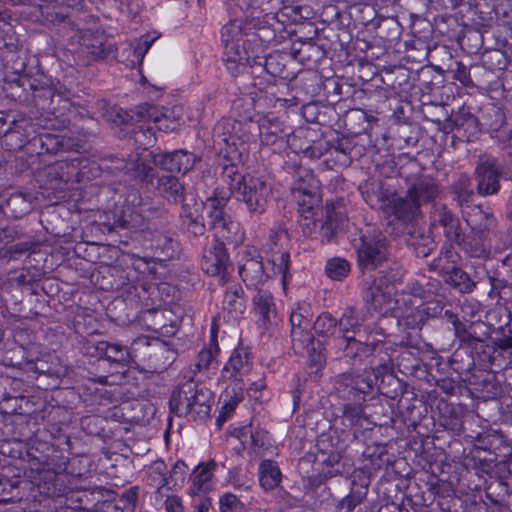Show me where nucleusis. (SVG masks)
Instances as JSON below:
<instances>
[{
    "instance_id": "1",
    "label": "nucleus",
    "mask_w": 512,
    "mask_h": 512,
    "mask_svg": "<svg viewBox=\"0 0 512 512\" xmlns=\"http://www.w3.org/2000/svg\"><path fill=\"white\" fill-rule=\"evenodd\" d=\"M16 102L55 117H63L75 105L72 93L44 74L21 75L11 87Z\"/></svg>"
},
{
    "instance_id": "2",
    "label": "nucleus",
    "mask_w": 512,
    "mask_h": 512,
    "mask_svg": "<svg viewBox=\"0 0 512 512\" xmlns=\"http://www.w3.org/2000/svg\"><path fill=\"white\" fill-rule=\"evenodd\" d=\"M20 458L27 462L24 476L37 486L40 494L56 497L64 492L65 479L73 472L69 470V458L61 451L53 449L49 454L36 455V451L28 449Z\"/></svg>"
},
{
    "instance_id": "3",
    "label": "nucleus",
    "mask_w": 512,
    "mask_h": 512,
    "mask_svg": "<svg viewBox=\"0 0 512 512\" xmlns=\"http://www.w3.org/2000/svg\"><path fill=\"white\" fill-rule=\"evenodd\" d=\"M213 392L193 380L179 384L169 399L170 412L179 417H190L193 421L210 416Z\"/></svg>"
},
{
    "instance_id": "4",
    "label": "nucleus",
    "mask_w": 512,
    "mask_h": 512,
    "mask_svg": "<svg viewBox=\"0 0 512 512\" xmlns=\"http://www.w3.org/2000/svg\"><path fill=\"white\" fill-rule=\"evenodd\" d=\"M464 219L470 231L467 234L461 233L456 246L469 257L488 258L491 252L488 238L495 224L494 216L481 206H473L464 212Z\"/></svg>"
},
{
    "instance_id": "5",
    "label": "nucleus",
    "mask_w": 512,
    "mask_h": 512,
    "mask_svg": "<svg viewBox=\"0 0 512 512\" xmlns=\"http://www.w3.org/2000/svg\"><path fill=\"white\" fill-rule=\"evenodd\" d=\"M181 107L174 106L171 109H159L157 106L149 103L138 105L135 110H132L131 119L137 122L143 121L144 124L138 125L133 129L134 138L137 142H143V145H153L156 141L154 137L153 127L146 125L147 122L152 121L156 128L164 132H173L180 125L181 120Z\"/></svg>"
},
{
    "instance_id": "6",
    "label": "nucleus",
    "mask_w": 512,
    "mask_h": 512,
    "mask_svg": "<svg viewBox=\"0 0 512 512\" xmlns=\"http://www.w3.org/2000/svg\"><path fill=\"white\" fill-rule=\"evenodd\" d=\"M353 247L357 254V266L363 275L383 268L389 263L390 240L380 230L361 231L359 238L353 240Z\"/></svg>"
},
{
    "instance_id": "7",
    "label": "nucleus",
    "mask_w": 512,
    "mask_h": 512,
    "mask_svg": "<svg viewBox=\"0 0 512 512\" xmlns=\"http://www.w3.org/2000/svg\"><path fill=\"white\" fill-rule=\"evenodd\" d=\"M131 353L133 364L151 373L163 372L176 359V351L167 341L146 336L138 337L132 342Z\"/></svg>"
},
{
    "instance_id": "8",
    "label": "nucleus",
    "mask_w": 512,
    "mask_h": 512,
    "mask_svg": "<svg viewBox=\"0 0 512 512\" xmlns=\"http://www.w3.org/2000/svg\"><path fill=\"white\" fill-rule=\"evenodd\" d=\"M271 194L272 186L265 176H251L237 187L236 201L245 206L251 219H259L267 210Z\"/></svg>"
},
{
    "instance_id": "9",
    "label": "nucleus",
    "mask_w": 512,
    "mask_h": 512,
    "mask_svg": "<svg viewBox=\"0 0 512 512\" xmlns=\"http://www.w3.org/2000/svg\"><path fill=\"white\" fill-rule=\"evenodd\" d=\"M334 391L342 401H367L375 387L371 367L362 372L350 370L337 375L334 379Z\"/></svg>"
},
{
    "instance_id": "10",
    "label": "nucleus",
    "mask_w": 512,
    "mask_h": 512,
    "mask_svg": "<svg viewBox=\"0 0 512 512\" xmlns=\"http://www.w3.org/2000/svg\"><path fill=\"white\" fill-rule=\"evenodd\" d=\"M473 175L478 195H497L501 190L500 179L512 180V162L510 165H501L496 158L481 157Z\"/></svg>"
},
{
    "instance_id": "11",
    "label": "nucleus",
    "mask_w": 512,
    "mask_h": 512,
    "mask_svg": "<svg viewBox=\"0 0 512 512\" xmlns=\"http://www.w3.org/2000/svg\"><path fill=\"white\" fill-rule=\"evenodd\" d=\"M298 213V224L304 236L320 240L322 243L333 239L338 228L337 216L333 208H327L325 219L320 205L317 209L298 211Z\"/></svg>"
},
{
    "instance_id": "12",
    "label": "nucleus",
    "mask_w": 512,
    "mask_h": 512,
    "mask_svg": "<svg viewBox=\"0 0 512 512\" xmlns=\"http://www.w3.org/2000/svg\"><path fill=\"white\" fill-rule=\"evenodd\" d=\"M317 447L323 454H327V457L322 461L324 478L349 473L351 465L342 454L344 445L340 443L337 432L322 434L318 438Z\"/></svg>"
},
{
    "instance_id": "13",
    "label": "nucleus",
    "mask_w": 512,
    "mask_h": 512,
    "mask_svg": "<svg viewBox=\"0 0 512 512\" xmlns=\"http://www.w3.org/2000/svg\"><path fill=\"white\" fill-rule=\"evenodd\" d=\"M291 192L298 211L317 209L321 203L320 182L309 169L299 168L296 171Z\"/></svg>"
},
{
    "instance_id": "14",
    "label": "nucleus",
    "mask_w": 512,
    "mask_h": 512,
    "mask_svg": "<svg viewBox=\"0 0 512 512\" xmlns=\"http://www.w3.org/2000/svg\"><path fill=\"white\" fill-rule=\"evenodd\" d=\"M148 157L155 167L172 175H186L201 160L200 156L186 149H176L173 151L156 149L151 151Z\"/></svg>"
},
{
    "instance_id": "15",
    "label": "nucleus",
    "mask_w": 512,
    "mask_h": 512,
    "mask_svg": "<svg viewBox=\"0 0 512 512\" xmlns=\"http://www.w3.org/2000/svg\"><path fill=\"white\" fill-rule=\"evenodd\" d=\"M238 273L248 289L257 292L269 279L268 267L263 263V257L255 248L243 251L238 267Z\"/></svg>"
},
{
    "instance_id": "16",
    "label": "nucleus",
    "mask_w": 512,
    "mask_h": 512,
    "mask_svg": "<svg viewBox=\"0 0 512 512\" xmlns=\"http://www.w3.org/2000/svg\"><path fill=\"white\" fill-rule=\"evenodd\" d=\"M32 136L27 146L29 156L56 155L67 152L73 147L70 137L46 132L39 124H36L35 133Z\"/></svg>"
},
{
    "instance_id": "17",
    "label": "nucleus",
    "mask_w": 512,
    "mask_h": 512,
    "mask_svg": "<svg viewBox=\"0 0 512 512\" xmlns=\"http://www.w3.org/2000/svg\"><path fill=\"white\" fill-rule=\"evenodd\" d=\"M36 124L30 117L15 115L11 120V129L1 141L2 147L7 151L23 150L27 154V146L33 138Z\"/></svg>"
},
{
    "instance_id": "18",
    "label": "nucleus",
    "mask_w": 512,
    "mask_h": 512,
    "mask_svg": "<svg viewBox=\"0 0 512 512\" xmlns=\"http://www.w3.org/2000/svg\"><path fill=\"white\" fill-rule=\"evenodd\" d=\"M230 266V257L225 244L218 239H214L211 245L204 249L201 259L202 270L210 276H219L220 281L225 283Z\"/></svg>"
},
{
    "instance_id": "19",
    "label": "nucleus",
    "mask_w": 512,
    "mask_h": 512,
    "mask_svg": "<svg viewBox=\"0 0 512 512\" xmlns=\"http://www.w3.org/2000/svg\"><path fill=\"white\" fill-rule=\"evenodd\" d=\"M361 295L364 302L378 313L389 309L392 301V291L381 278L373 274L365 276L361 282Z\"/></svg>"
},
{
    "instance_id": "20",
    "label": "nucleus",
    "mask_w": 512,
    "mask_h": 512,
    "mask_svg": "<svg viewBox=\"0 0 512 512\" xmlns=\"http://www.w3.org/2000/svg\"><path fill=\"white\" fill-rule=\"evenodd\" d=\"M441 228L444 243L455 244L459 241L462 230L460 219L445 204L434 203L430 212V229Z\"/></svg>"
},
{
    "instance_id": "21",
    "label": "nucleus",
    "mask_w": 512,
    "mask_h": 512,
    "mask_svg": "<svg viewBox=\"0 0 512 512\" xmlns=\"http://www.w3.org/2000/svg\"><path fill=\"white\" fill-rule=\"evenodd\" d=\"M371 364L372 378H375V386L379 392L392 400L400 398L405 392V387L393 374V362L388 359L375 365Z\"/></svg>"
},
{
    "instance_id": "22",
    "label": "nucleus",
    "mask_w": 512,
    "mask_h": 512,
    "mask_svg": "<svg viewBox=\"0 0 512 512\" xmlns=\"http://www.w3.org/2000/svg\"><path fill=\"white\" fill-rule=\"evenodd\" d=\"M308 339L304 341L303 347L292 345L295 353H307L306 374L310 380L317 381L322 376V370L326 364V354L324 342L316 338L314 334H309Z\"/></svg>"
},
{
    "instance_id": "23",
    "label": "nucleus",
    "mask_w": 512,
    "mask_h": 512,
    "mask_svg": "<svg viewBox=\"0 0 512 512\" xmlns=\"http://www.w3.org/2000/svg\"><path fill=\"white\" fill-rule=\"evenodd\" d=\"M312 316L311 307L306 302L297 303L292 308L289 318L292 345L303 347L304 341L312 333Z\"/></svg>"
},
{
    "instance_id": "24",
    "label": "nucleus",
    "mask_w": 512,
    "mask_h": 512,
    "mask_svg": "<svg viewBox=\"0 0 512 512\" xmlns=\"http://www.w3.org/2000/svg\"><path fill=\"white\" fill-rule=\"evenodd\" d=\"M337 359H345L349 365L362 362L371 356L376 349L375 344L365 343L354 336L343 335L337 339Z\"/></svg>"
},
{
    "instance_id": "25",
    "label": "nucleus",
    "mask_w": 512,
    "mask_h": 512,
    "mask_svg": "<svg viewBox=\"0 0 512 512\" xmlns=\"http://www.w3.org/2000/svg\"><path fill=\"white\" fill-rule=\"evenodd\" d=\"M179 218L182 226L194 237L204 235L206 225L203 218L204 203L198 202L195 198L185 199L181 202Z\"/></svg>"
},
{
    "instance_id": "26",
    "label": "nucleus",
    "mask_w": 512,
    "mask_h": 512,
    "mask_svg": "<svg viewBox=\"0 0 512 512\" xmlns=\"http://www.w3.org/2000/svg\"><path fill=\"white\" fill-rule=\"evenodd\" d=\"M88 353L98 358V362L109 361L121 366L133 363L132 345L127 348L119 343L99 341L93 346L87 347Z\"/></svg>"
},
{
    "instance_id": "27",
    "label": "nucleus",
    "mask_w": 512,
    "mask_h": 512,
    "mask_svg": "<svg viewBox=\"0 0 512 512\" xmlns=\"http://www.w3.org/2000/svg\"><path fill=\"white\" fill-rule=\"evenodd\" d=\"M123 169L125 175L128 176L130 180L145 189L153 187L159 175L157 171L158 167H155L154 164L151 165L147 163L139 156L128 159Z\"/></svg>"
},
{
    "instance_id": "28",
    "label": "nucleus",
    "mask_w": 512,
    "mask_h": 512,
    "mask_svg": "<svg viewBox=\"0 0 512 512\" xmlns=\"http://www.w3.org/2000/svg\"><path fill=\"white\" fill-rule=\"evenodd\" d=\"M441 192L439 181L430 175L417 177L408 185L406 191L421 207L429 203H434Z\"/></svg>"
},
{
    "instance_id": "29",
    "label": "nucleus",
    "mask_w": 512,
    "mask_h": 512,
    "mask_svg": "<svg viewBox=\"0 0 512 512\" xmlns=\"http://www.w3.org/2000/svg\"><path fill=\"white\" fill-rule=\"evenodd\" d=\"M89 160L86 157L76 156L56 162L50 166L49 174L62 182H80L85 176L84 169Z\"/></svg>"
},
{
    "instance_id": "30",
    "label": "nucleus",
    "mask_w": 512,
    "mask_h": 512,
    "mask_svg": "<svg viewBox=\"0 0 512 512\" xmlns=\"http://www.w3.org/2000/svg\"><path fill=\"white\" fill-rule=\"evenodd\" d=\"M253 310L257 316L256 324L263 331L277 324V310L274 298L269 291L259 290L253 297Z\"/></svg>"
},
{
    "instance_id": "31",
    "label": "nucleus",
    "mask_w": 512,
    "mask_h": 512,
    "mask_svg": "<svg viewBox=\"0 0 512 512\" xmlns=\"http://www.w3.org/2000/svg\"><path fill=\"white\" fill-rule=\"evenodd\" d=\"M288 62H292V59H290L288 54L275 52L265 57L263 63L258 62L257 60L255 63L251 60L250 66H257L274 78H279L285 81H292L296 77V74L294 71L288 68Z\"/></svg>"
},
{
    "instance_id": "32",
    "label": "nucleus",
    "mask_w": 512,
    "mask_h": 512,
    "mask_svg": "<svg viewBox=\"0 0 512 512\" xmlns=\"http://www.w3.org/2000/svg\"><path fill=\"white\" fill-rule=\"evenodd\" d=\"M82 48L90 55V60L106 59L114 52L111 39L101 31H89L82 37Z\"/></svg>"
},
{
    "instance_id": "33",
    "label": "nucleus",
    "mask_w": 512,
    "mask_h": 512,
    "mask_svg": "<svg viewBox=\"0 0 512 512\" xmlns=\"http://www.w3.org/2000/svg\"><path fill=\"white\" fill-rule=\"evenodd\" d=\"M328 151L330 158L326 159L325 162L329 168L336 166L348 167L358 155L353 140L348 137H342L329 143Z\"/></svg>"
},
{
    "instance_id": "34",
    "label": "nucleus",
    "mask_w": 512,
    "mask_h": 512,
    "mask_svg": "<svg viewBox=\"0 0 512 512\" xmlns=\"http://www.w3.org/2000/svg\"><path fill=\"white\" fill-rule=\"evenodd\" d=\"M152 188L159 196L173 204H179L186 199L185 186L176 175L159 174Z\"/></svg>"
},
{
    "instance_id": "35",
    "label": "nucleus",
    "mask_w": 512,
    "mask_h": 512,
    "mask_svg": "<svg viewBox=\"0 0 512 512\" xmlns=\"http://www.w3.org/2000/svg\"><path fill=\"white\" fill-rule=\"evenodd\" d=\"M392 214L396 220L410 227L423 217L422 207L408 193L393 200Z\"/></svg>"
},
{
    "instance_id": "36",
    "label": "nucleus",
    "mask_w": 512,
    "mask_h": 512,
    "mask_svg": "<svg viewBox=\"0 0 512 512\" xmlns=\"http://www.w3.org/2000/svg\"><path fill=\"white\" fill-rule=\"evenodd\" d=\"M141 196L139 193L133 195V206H126L119 215L115 216L114 226L116 228L136 231L144 225L143 207L140 205Z\"/></svg>"
},
{
    "instance_id": "37",
    "label": "nucleus",
    "mask_w": 512,
    "mask_h": 512,
    "mask_svg": "<svg viewBox=\"0 0 512 512\" xmlns=\"http://www.w3.org/2000/svg\"><path fill=\"white\" fill-rule=\"evenodd\" d=\"M419 354V351L408 348L401 350L396 358L399 372L407 377L423 378L426 374V367Z\"/></svg>"
},
{
    "instance_id": "38",
    "label": "nucleus",
    "mask_w": 512,
    "mask_h": 512,
    "mask_svg": "<svg viewBox=\"0 0 512 512\" xmlns=\"http://www.w3.org/2000/svg\"><path fill=\"white\" fill-rule=\"evenodd\" d=\"M252 366V353L248 346L240 343L232 352L228 362L225 364L222 373L224 377H234L238 373H246Z\"/></svg>"
},
{
    "instance_id": "39",
    "label": "nucleus",
    "mask_w": 512,
    "mask_h": 512,
    "mask_svg": "<svg viewBox=\"0 0 512 512\" xmlns=\"http://www.w3.org/2000/svg\"><path fill=\"white\" fill-rule=\"evenodd\" d=\"M364 201L373 209H382L389 199L390 192L384 188L382 181L370 179L359 185Z\"/></svg>"
},
{
    "instance_id": "40",
    "label": "nucleus",
    "mask_w": 512,
    "mask_h": 512,
    "mask_svg": "<svg viewBox=\"0 0 512 512\" xmlns=\"http://www.w3.org/2000/svg\"><path fill=\"white\" fill-rule=\"evenodd\" d=\"M455 337L465 346H473L480 337L490 335L489 327L482 321H471V323L460 321L453 327Z\"/></svg>"
},
{
    "instance_id": "41",
    "label": "nucleus",
    "mask_w": 512,
    "mask_h": 512,
    "mask_svg": "<svg viewBox=\"0 0 512 512\" xmlns=\"http://www.w3.org/2000/svg\"><path fill=\"white\" fill-rule=\"evenodd\" d=\"M406 243L420 258L429 256L436 247L432 237L426 234L422 228L416 226L408 228Z\"/></svg>"
},
{
    "instance_id": "42",
    "label": "nucleus",
    "mask_w": 512,
    "mask_h": 512,
    "mask_svg": "<svg viewBox=\"0 0 512 512\" xmlns=\"http://www.w3.org/2000/svg\"><path fill=\"white\" fill-rule=\"evenodd\" d=\"M450 192L453 201L462 208V214L474 205H470L474 198L472 181L467 174H460L456 181L451 184Z\"/></svg>"
},
{
    "instance_id": "43",
    "label": "nucleus",
    "mask_w": 512,
    "mask_h": 512,
    "mask_svg": "<svg viewBox=\"0 0 512 512\" xmlns=\"http://www.w3.org/2000/svg\"><path fill=\"white\" fill-rule=\"evenodd\" d=\"M450 122L457 136L467 142L476 138L479 132L477 118L468 111H459L451 117Z\"/></svg>"
},
{
    "instance_id": "44",
    "label": "nucleus",
    "mask_w": 512,
    "mask_h": 512,
    "mask_svg": "<svg viewBox=\"0 0 512 512\" xmlns=\"http://www.w3.org/2000/svg\"><path fill=\"white\" fill-rule=\"evenodd\" d=\"M243 400V388L240 382L229 385L220 396L222 403L219 416L216 420L217 424L221 426L234 412L237 405Z\"/></svg>"
},
{
    "instance_id": "45",
    "label": "nucleus",
    "mask_w": 512,
    "mask_h": 512,
    "mask_svg": "<svg viewBox=\"0 0 512 512\" xmlns=\"http://www.w3.org/2000/svg\"><path fill=\"white\" fill-rule=\"evenodd\" d=\"M474 390L477 397L483 400H492L500 396L502 387L494 372L485 371L476 376Z\"/></svg>"
},
{
    "instance_id": "46",
    "label": "nucleus",
    "mask_w": 512,
    "mask_h": 512,
    "mask_svg": "<svg viewBox=\"0 0 512 512\" xmlns=\"http://www.w3.org/2000/svg\"><path fill=\"white\" fill-rule=\"evenodd\" d=\"M223 309L232 319H237L244 314L246 303L241 285L234 284L227 287L223 299Z\"/></svg>"
},
{
    "instance_id": "47",
    "label": "nucleus",
    "mask_w": 512,
    "mask_h": 512,
    "mask_svg": "<svg viewBox=\"0 0 512 512\" xmlns=\"http://www.w3.org/2000/svg\"><path fill=\"white\" fill-rule=\"evenodd\" d=\"M456 244L444 243L439 255L430 264L432 270L437 271L440 277L455 268L460 261V254L454 249Z\"/></svg>"
},
{
    "instance_id": "48",
    "label": "nucleus",
    "mask_w": 512,
    "mask_h": 512,
    "mask_svg": "<svg viewBox=\"0 0 512 512\" xmlns=\"http://www.w3.org/2000/svg\"><path fill=\"white\" fill-rule=\"evenodd\" d=\"M178 242L170 235L163 232L153 234L150 241V249L154 251L157 259L161 261L174 258L177 253Z\"/></svg>"
},
{
    "instance_id": "49",
    "label": "nucleus",
    "mask_w": 512,
    "mask_h": 512,
    "mask_svg": "<svg viewBox=\"0 0 512 512\" xmlns=\"http://www.w3.org/2000/svg\"><path fill=\"white\" fill-rule=\"evenodd\" d=\"M31 211V201L27 198V195L21 192L12 193L3 205V219L0 218V222L3 225H7L5 222V215L13 218H22Z\"/></svg>"
},
{
    "instance_id": "50",
    "label": "nucleus",
    "mask_w": 512,
    "mask_h": 512,
    "mask_svg": "<svg viewBox=\"0 0 512 512\" xmlns=\"http://www.w3.org/2000/svg\"><path fill=\"white\" fill-rule=\"evenodd\" d=\"M258 477L260 486L265 491H270L279 486L282 473L276 461L265 459L259 464Z\"/></svg>"
},
{
    "instance_id": "51",
    "label": "nucleus",
    "mask_w": 512,
    "mask_h": 512,
    "mask_svg": "<svg viewBox=\"0 0 512 512\" xmlns=\"http://www.w3.org/2000/svg\"><path fill=\"white\" fill-rule=\"evenodd\" d=\"M265 266L268 267L269 279L281 276V282L285 288L289 278H291L289 273L290 254L286 251L274 252L271 257L267 259Z\"/></svg>"
},
{
    "instance_id": "52",
    "label": "nucleus",
    "mask_w": 512,
    "mask_h": 512,
    "mask_svg": "<svg viewBox=\"0 0 512 512\" xmlns=\"http://www.w3.org/2000/svg\"><path fill=\"white\" fill-rule=\"evenodd\" d=\"M450 368L462 376L464 373L471 372L476 366L475 355L472 346H460L449 359Z\"/></svg>"
},
{
    "instance_id": "53",
    "label": "nucleus",
    "mask_w": 512,
    "mask_h": 512,
    "mask_svg": "<svg viewBox=\"0 0 512 512\" xmlns=\"http://www.w3.org/2000/svg\"><path fill=\"white\" fill-rule=\"evenodd\" d=\"M472 350L475 355L476 365L483 371L493 368L500 355L495 345L493 343L492 345L486 344L482 337L473 344Z\"/></svg>"
},
{
    "instance_id": "54",
    "label": "nucleus",
    "mask_w": 512,
    "mask_h": 512,
    "mask_svg": "<svg viewBox=\"0 0 512 512\" xmlns=\"http://www.w3.org/2000/svg\"><path fill=\"white\" fill-rule=\"evenodd\" d=\"M217 462L213 459L208 462L198 464L190 475L192 481L191 493L198 494L201 492L205 485L212 479L213 472L217 468Z\"/></svg>"
},
{
    "instance_id": "55",
    "label": "nucleus",
    "mask_w": 512,
    "mask_h": 512,
    "mask_svg": "<svg viewBox=\"0 0 512 512\" xmlns=\"http://www.w3.org/2000/svg\"><path fill=\"white\" fill-rule=\"evenodd\" d=\"M444 282L460 293H470L476 286L470 275L459 265L444 274Z\"/></svg>"
},
{
    "instance_id": "56",
    "label": "nucleus",
    "mask_w": 512,
    "mask_h": 512,
    "mask_svg": "<svg viewBox=\"0 0 512 512\" xmlns=\"http://www.w3.org/2000/svg\"><path fill=\"white\" fill-rule=\"evenodd\" d=\"M368 493V485L351 481L350 493L343 497L336 505L337 512H351L360 505Z\"/></svg>"
},
{
    "instance_id": "57",
    "label": "nucleus",
    "mask_w": 512,
    "mask_h": 512,
    "mask_svg": "<svg viewBox=\"0 0 512 512\" xmlns=\"http://www.w3.org/2000/svg\"><path fill=\"white\" fill-rule=\"evenodd\" d=\"M20 47L19 39L16 35L14 27L7 21L5 14L0 12V50H6L12 54L13 60L14 53Z\"/></svg>"
},
{
    "instance_id": "58",
    "label": "nucleus",
    "mask_w": 512,
    "mask_h": 512,
    "mask_svg": "<svg viewBox=\"0 0 512 512\" xmlns=\"http://www.w3.org/2000/svg\"><path fill=\"white\" fill-rule=\"evenodd\" d=\"M365 321L366 312L356 307H347L338 320V327L343 335H348L349 332L355 333Z\"/></svg>"
},
{
    "instance_id": "59",
    "label": "nucleus",
    "mask_w": 512,
    "mask_h": 512,
    "mask_svg": "<svg viewBox=\"0 0 512 512\" xmlns=\"http://www.w3.org/2000/svg\"><path fill=\"white\" fill-rule=\"evenodd\" d=\"M342 423L345 426H362L367 419L364 415L363 405L366 401H343Z\"/></svg>"
},
{
    "instance_id": "60",
    "label": "nucleus",
    "mask_w": 512,
    "mask_h": 512,
    "mask_svg": "<svg viewBox=\"0 0 512 512\" xmlns=\"http://www.w3.org/2000/svg\"><path fill=\"white\" fill-rule=\"evenodd\" d=\"M405 274L404 267L390 259L388 264H385L383 268H378L373 275L381 278L382 282L391 289V286L403 281Z\"/></svg>"
},
{
    "instance_id": "61",
    "label": "nucleus",
    "mask_w": 512,
    "mask_h": 512,
    "mask_svg": "<svg viewBox=\"0 0 512 512\" xmlns=\"http://www.w3.org/2000/svg\"><path fill=\"white\" fill-rule=\"evenodd\" d=\"M25 349L22 346H16L14 350H11L5 357L4 363L6 365L14 366L24 372H33L41 374L44 371L40 369L37 363L33 360H28L25 357Z\"/></svg>"
},
{
    "instance_id": "62",
    "label": "nucleus",
    "mask_w": 512,
    "mask_h": 512,
    "mask_svg": "<svg viewBox=\"0 0 512 512\" xmlns=\"http://www.w3.org/2000/svg\"><path fill=\"white\" fill-rule=\"evenodd\" d=\"M188 466L182 460H178L170 470L168 478L162 479V485H159L156 494L163 496L164 490H173L177 486H182L185 481Z\"/></svg>"
},
{
    "instance_id": "63",
    "label": "nucleus",
    "mask_w": 512,
    "mask_h": 512,
    "mask_svg": "<svg viewBox=\"0 0 512 512\" xmlns=\"http://www.w3.org/2000/svg\"><path fill=\"white\" fill-rule=\"evenodd\" d=\"M363 457L370 461V469L379 470L390 463L386 446L379 443H372L365 447Z\"/></svg>"
},
{
    "instance_id": "64",
    "label": "nucleus",
    "mask_w": 512,
    "mask_h": 512,
    "mask_svg": "<svg viewBox=\"0 0 512 512\" xmlns=\"http://www.w3.org/2000/svg\"><path fill=\"white\" fill-rule=\"evenodd\" d=\"M481 64L483 68L490 72L502 71L508 64V58L501 49H485L481 54Z\"/></svg>"
}]
</instances>
